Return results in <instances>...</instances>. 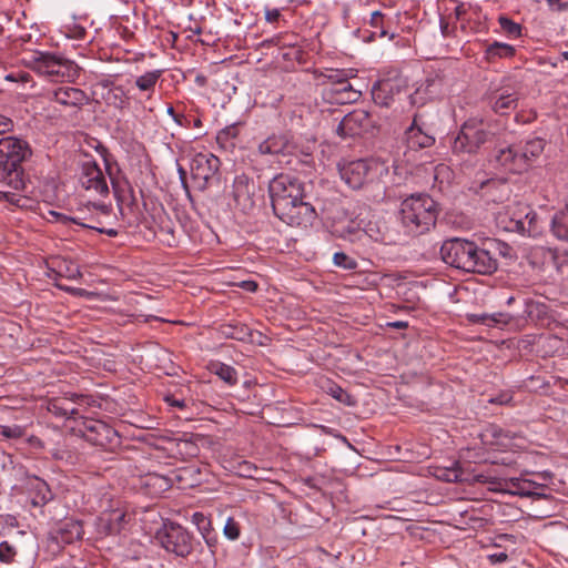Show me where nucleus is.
Returning <instances> with one entry per match:
<instances>
[{
  "instance_id": "4468645a",
  "label": "nucleus",
  "mask_w": 568,
  "mask_h": 568,
  "mask_svg": "<svg viewBox=\"0 0 568 568\" xmlns=\"http://www.w3.org/2000/svg\"><path fill=\"white\" fill-rule=\"evenodd\" d=\"M341 179L353 190L363 189L369 179L372 165L367 160H343L337 164Z\"/></svg>"
},
{
  "instance_id": "0eeeda50",
  "label": "nucleus",
  "mask_w": 568,
  "mask_h": 568,
  "mask_svg": "<svg viewBox=\"0 0 568 568\" xmlns=\"http://www.w3.org/2000/svg\"><path fill=\"white\" fill-rule=\"evenodd\" d=\"M489 132L481 122L468 120L460 126L452 142V152L457 156L476 154L489 138Z\"/></svg>"
},
{
  "instance_id": "9b49d317",
  "label": "nucleus",
  "mask_w": 568,
  "mask_h": 568,
  "mask_svg": "<svg viewBox=\"0 0 568 568\" xmlns=\"http://www.w3.org/2000/svg\"><path fill=\"white\" fill-rule=\"evenodd\" d=\"M221 161L213 153L200 152L194 155L191 162V178L195 187L200 191L206 190L212 181L217 180Z\"/></svg>"
},
{
  "instance_id": "39448f33",
  "label": "nucleus",
  "mask_w": 568,
  "mask_h": 568,
  "mask_svg": "<svg viewBox=\"0 0 568 568\" xmlns=\"http://www.w3.org/2000/svg\"><path fill=\"white\" fill-rule=\"evenodd\" d=\"M22 62L30 70L51 80L73 78L78 74V65L60 54L34 50L26 52Z\"/></svg>"
},
{
  "instance_id": "4be33fe9",
  "label": "nucleus",
  "mask_w": 568,
  "mask_h": 568,
  "mask_svg": "<svg viewBox=\"0 0 568 568\" xmlns=\"http://www.w3.org/2000/svg\"><path fill=\"white\" fill-rule=\"evenodd\" d=\"M399 91V84L390 79H381L372 88V99L376 105L388 108Z\"/></svg>"
},
{
  "instance_id": "aec40b11",
  "label": "nucleus",
  "mask_w": 568,
  "mask_h": 568,
  "mask_svg": "<svg viewBox=\"0 0 568 568\" xmlns=\"http://www.w3.org/2000/svg\"><path fill=\"white\" fill-rule=\"evenodd\" d=\"M106 170L111 180V185L113 189L114 196L120 206L121 214L124 215V211L129 210V212H133L134 209L138 207L136 199L133 194V190L130 187L129 183L124 181L123 183L115 179L110 170V166L106 164Z\"/></svg>"
},
{
  "instance_id": "f3484780",
  "label": "nucleus",
  "mask_w": 568,
  "mask_h": 568,
  "mask_svg": "<svg viewBox=\"0 0 568 568\" xmlns=\"http://www.w3.org/2000/svg\"><path fill=\"white\" fill-rule=\"evenodd\" d=\"M126 523V511L121 508L104 510L94 523L95 534L99 538L118 535Z\"/></svg>"
},
{
  "instance_id": "f257e3e1",
  "label": "nucleus",
  "mask_w": 568,
  "mask_h": 568,
  "mask_svg": "<svg viewBox=\"0 0 568 568\" xmlns=\"http://www.w3.org/2000/svg\"><path fill=\"white\" fill-rule=\"evenodd\" d=\"M268 195L276 217L290 226L308 227L317 219L315 207L305 201L304 183L296 176L280 173L268 182Z\"/></svg>"
},
{
  "instance_id": "0e129e2a",
  "label": "nucleus",
  "mask_w": 568,
  "mask_h": 568,
  "mask_svg": "<svg viewBox=\"0 0 568 568\" xmlns=\"http://www.w3.org/2000/svg\"><path fill=\"white\" fill-rule=\"evenodd\" d=\"M487 558L490 561V564L496 565V564L505 562L508 559V555L506 551H499V552L489 554L487 556Z\"/></svg>"
},
{
  "instance_id": "423d86ee",
  "label": "nucleus",
  "mask_w": 568,
  "mask_h": 568,
  "mask_svg": "<svg viewBox=\"0 0 568 568\" xmlns=\"http://www.w3.org/2000/svg\"><path fill=\"white\" fill-rule=\"evenodd\" d=\"M83 523L77 519H67L50 529L43 540L44 551L52 557L60 555L65 546L83 538Z\"/></svg>"
},
{
  "instance_id": "4c0bfd02",
  "label": "nucleus",
  "mask_w": 568,
  "mask_h": 568,
  "mask_svg": "<svg viewBox=\"0 0 568 568\" xmlns=\"http://www.w3.org/2000/svg\"><path fill=\"white\" fill-rule=\"evenodd\" d=\"M515 53L516 50L513 45L496 41L487 47L485 58L488 62H495L496 59L513 58Z\"/></svg>"
},
{
  "instance_id": "e2e57ef3",
  "label": "nucleus",
  "mask_w": 568,
  "mask_h": 568,
  "mask_svg": "<svg viewBox=\"0 0 568 568\" xmlns=\"http://www.w3.org/2000/svg\"><path fill=\"white\" fill-rule=\"evenodd\" d=\"M375 192L372 197H367L373 203H379L385 199V190L382 187V185L376 184L372 187Z\"/></svg>"
},
{
  "instance_id": "bf43d9fd",
  "label": "nucleus",
  "mask_w": 568,
  "mask_h": 568,
  "mask_svg": "<svg viewBox=\"0 0 568 568\" xmlns=\"http://www.w3.org/2000/svg\"><path fill=\"white\" fill-rule=\"evenodd\" d=\"M511 399H513V396L510 393L503 392V393L498 394L497 396L489 398L488 403L497 404V405H507L511 402Z\"/></svg>"
},
{
  "instance_id": "49530a36",
  "label": "nucleus",
  "mask_w": 568,
  "mask_h": 568,
  "mask_svg": "<svg viewBox=\"0 0 568 568\" xmlns=\"http://www.w3.org/2000/svg\"><path fill=\"white\" fill-rule=\"evenodd\" d=\"M240 130L236 124H231L220 130L216 134V142L221 148L226 149L232 140L237 138Z\"/></svg>"
},
{
  "instance_id": "cd10ccee",
  "label": "nucleus",
  "mask_w": 568,
  "mask_h": 568,
  "mask_svg": "<svg viewBox=\"0 0 568 568\" xmlns=\"http://www.w3.org/2000/svg\"><path fill=\"white\" fill-rule=\"evenodd\" d=\"M510 487L514 489V493L519 496H527L534 498H545L546 494L544 493L546 487L544 485L536 484L535 481L521 478H511L509 480Z\"/></svg>"
},
{
  "instance_id": "c03bdc74",
  "label": "nucleus",
  "mask_w": 568,
  "mask_h": 568,
  "mask_svg": "<svg viewBox=\"0 0 568 568\" xmlns=\"http://www.w3.org/2000/svg\"><path fill=\"white\" fill-rule=\"evenodd\" d=\"M160 240L169 247H175L179 244V239L175 234V227L172 222H162L160 225Z\"/></svg>"
},
{
  "instance_id": "6e6552de",
  "label": "nucleus",
  "mask_w": 568,
  "mask_h": 568,
  "mask_svg": "<svg viewBox=\"0 0 568 568\" xmlns=\"http://www.w3.org/2000/svg\"><path fill=\"white\" fill-rule=\"evenodd\" d=\"M88 213L80 211L77 214V220L73 224L80 225L84 229L94 230L101 234H106L110 237H115L119 231L113 227L115 224V216L112 209L105 204L89 203L87 205Z\"/></svg>"
},
{
  "instance_id": "c9c22d12",
  "label": "nucleus",
  "mask_w": 568,
  "mask_h": 568,
  "mask_svg": "<svg viewBox=\"0 0 568 568\" xmlns=\"http://www.w3.org/2000/svg\"><path fill=\"white\" fill-rule=\"evenodd\" d=\"M527 209L528 205L518 204L517 207L513 211L511 216L509 217L508 224L506 225V230L525 235L528 220Z\"/></svg>"
},
{
  "instance_id": "774afa93",
  "label": "nucleus",
  "mask_w": 568,
  "mask_h": 568,
  "mask_svg": "<svg viewBox=\"0 0 568 568\" xmlns=\"http://www.w3.org/2000/svg\"><path fill=\"white\" fill-rule=\"evenodd\" d=\"M239 287L247 291V292H256L257 288H258V284L253 281V280H246V281H242L240 283L236 284Z\"/></svg>"
},
{
  "instance_id": "72a5a7b5",
  "label": "nucleus",
  "mask_w": 568,
  "mask_h": 568,
  "mask_svg": "<svg viewBox=\"0 0 568 568\" xmlns=\"http://www.w3.org/2000/svg\"><path fill=\"white\" fill-rule=\"evenodd\" d=\"M202 440L200 435L184 436L176 440V452L182 456L183 459L197 457L200 454V447L197 442Z\"/></svg>"
},
{
  "instance_id": "b1692460",
  "label": "nucleus",
  "mask_w": 568,
  "mask_h": 568,
  "mask_svg": "<svg viewBox=\"0 0 568 568\" xmlns=\"http://www.w3.org/2000/svg\"><path fill=\"white\" fill-rule=\"evenodd\" d=\"M162 74L163 70L161 69L146 71L143 74L135 78L134 88L138 89L141 97H144L146 100H151L155 93V88Z\"/></svg>"
},
{
  "instance_id": "ddd939ff",
  "label": "nucleus",
  "mask_w": 568,
  "mask_h": 568,
  "mask_svg": "<svg viewBox=\"0 0 568 568\" xmlns=\"http://www.w3.org/2000/svg\"><path fill=\"white\" fill-rule=\"evenodd\" d=\"M375 128L373 115L363 109H355L347 113L337 126V134L342 138L359 136Z\"/></svg>"
},
{
  "instance_id": "f03ea898",
  "label": "nucleus",
  "mask_w": 568,
  "mask_h": 568,
  "mask_svg": "<svg viewBox=\"0 0 568 568\" xmlns=\"http://www.w3.org/2000/svg\"><path fill=\"white\" fill-rule=\"evenodd\" d=\"M32 150L29 143L8 133L0 135V184L9 190H0V201L22 207L28 201L17 192L26 186L22 163L30 159Z\"/></svg>"
},
{
  "instance_id": "864d4df0",
  "label": "nucleus",
  "mask_w": 568,
  "mask_h": 568,
  "mask_svg": "<svg viewBox=\"0 0 568 568\" xmlns=\"http://www.w3.org/2000/svg\"><path fill=\"white\" fill-rule=\"evenodd\" d=\"M434 84V80H426V87L423 88L420 85L415 90L414 93L409 95V101L412 105L422 106L426 103V99L423 97V94L428 92L429 87Z\"/></svg>"
},
{
  "instance_id": "a19ab883",
  "label": "nucleus",
  "mask_w": 568,
  "mask_h": 568,
  "mask_svg": "<svg viewBox=\"0 0 568 568\" xmlns=\"http://www.w3.org/2000/svg\"><path fill=\"white\" fill-rule=\"evenodd\" d=\"M211 369L229 386L237 384V372L233 366L216 362L211 364Z\"/></svg>"
},
{
  "instance_id": "393cba45",
  "label": "nucleus",
  "mask_w": 568,
  "mask_h": 568,
  "mask_svg": "<svg viewBox=\"0 0 568 568\" xmlns=\"http://www.w3.org/2000/svg\"><path fill=\"white\" fill-rule=\"evenodd\" d=\"M47 409L58 418L70 419L79 415L75 403L68 397H54L48 400Z\"/></svg>"
},
{
  "instance_id": "69168bd1",
  "label": "nucleus",
  "mask_w": 568,
  "mask_h": 568,
  "mask_svg": "<svg viewBox=\"0 0 568 568\" xmlns=\"http://www.w3.org/2000/svg\"><path fill=\"white\" fill-rule=\"evenodd\" d=\"M488 317H489V314H487V313H483V314H469V315H468V320H469L471 323H475V324H483V325H486V326H488Z\"/></svg>"
},
{
  "instance_id": "dca6fc26",
  "label": "nucleus",
  "mask_w": 568,
  "mask_h": 568,
  "mask_svg": "<svg viewBox=\"0 0 568 568\" xmlns=\"http://www.w3.org/2000/svg\"><path fill=\"white\" fill-rule=\"evenodd\" d=\"M232 194L235 206L243 213H248L255 207L256 185L246 174L235 176Z\"/></svg>"
},
{
  "instance_id": "e433bc0d",
  "label": "nucleus",
  "mask_w": 568,
  "mask_h": 568,
  "mask_svg": "<svg viewBox=\"0 0 568 568\" xmlns=\"http://www.w3.org/2000/svg\"><path fill=\"white\" fill-rule=\"evenodd\" d=\"M132 99L134 95H131L130 91H125L122 85L112 87L108 93L109 103L119 110L129 109Z\"/></svg>"
},
{
  "instance_id": "6e6d98bb",
  "label": "nucleus",
  "mask_w": 568,
  "mask_h": 568,
  "mask_svg": "<svg viewBox=\"0 0 568 568\" xmlns=\"http://www.w3.org/2000/svg\"><path fill=\"white\" fill-rule=\"evenodd\" d=\"M385 16L381 11H374L371 16L369 24L372 28L379 30V36L384 37L386 31L383 28Z\"/></svg>"
},
{
  "instance_id": "6ab92c4d",
  "label": "nucleus",
  "mask_w": 568,
  "mask_h": 568,
  "mask_svg": "<svg viewBox=\"0 0 568 568\" xmlns=\"http://www.w3.org/2000/svg\"><path fill=\"white\" fill-rule=\"evenodd\" d=\"M321 98L325 103L344 105L356 102L361 98V92L348 81L339 85H324L321 89Z\"/></svg>"
},
{
  "instance_id": "4d7b16f0",
  "label": "nucleus",
  "mask_w": 568,
  "mask_h": 568,
  "mask_svg": "<svg viewBox=\"0 0 568 568\" xmlns=\"http://www.w3.org/2000/svg\"><path fill=\"white\" fill-rule=\"evenodd\" d=\"M281 20L285 21L282 17L281 10L276 8H265V21L268 23H278Z\"/></svg>"
},
{
  "instance_id": "680f3d73",
  "label": "nucleus",
  "mask_w": 568,
  "mask_h": 568,
  "mask_svg": "<svg viewBox=\"0 0 568 568\" xmlns=\"http://www.w3.org/2000/svg\"><path fill=\"white\" fill-rule=\"evenodd\" d=\"M68 36L73 39L82 40L87 36V30L82 26L74 24L69 29Z\"/></svg>"
},
{
  "instance_id": "7c9ffc66",
  "label": "nucleus",
  "mask_w": 568,
  "mask_h": 568,
  "mask_svg": "<svg viewBox=\"0 0 568 568\" xmlns=\"http://www.w3.org/2000/svg\"><path fill=\"white\" fill-rule=\"evenodd\" d=\"M291 149V142L285 134H273L265 139L263 142L258 145V151L261 154H281L285 152H290Z\"/></svg>"
},
{
  "instance_id": "c85d7f7f",
  "label": "nucleus",
  "mask_w": 568,
  "mask_h": 568,
  "mask_svg": "<svg viewBox=\"0 0 568 568\" xmlns=\"http://www.w3.org/2000/svg\"><path fill=\"white\" fill-rule=\"evenodd\" d=\"M192 523L196 526L197 530L202 535L205 544L214 552V548L217 546L219 539L213 534V527L211 519L201 511H196L192 515Z\"/></svg>"
},
{
  "instance_id": "5fc2aeb1",
  "label": "nucleus",
  "mask_w": 568,
  "mask_h": 568,
  "mask_svg": "<svg viewBox=\"0 0 568 568\" xmlns=\"http://www.w3.org/2000/svg\"><path fill=\"white\" fill-rule=\"evenodd\" d=\"M514 316L508 313H494L489 314L488 317V327H496L499 325H507L513 321Z\"/></svg>"
},
{
  "instance_id": "13d9d810",
  "label": "nucleus",
  "mask_w": 568,
  "mask_h": 568,
  "mask_svg": "<svg viewBox=\"0 0 568 568\" xmlns=\"http://www.w3.org/2000/svg\"><path fill=\"white\" fill-rule=\"evenodd\" d=\"M6 79L8 81H12V82H22V83H27L31 80V75L30 73L28 72H24V71H18V72H11L9 73Z\"/></svg>"
},
{
  "instance_id": "338daca9",
  "label": "nucleus",
  "mask_w": 568,
  "mask_h": 568,
  "mask_svg": "<svg viewBox=\"0 0 568 568\" xmlns=\"http://www.w3.org/2000/svg\"><path fill=\"white\" fill-rule=\"evenodd\" d=\"M303 57V51L300 48L293 45L288 52L283 53L284 59H294L301 61Z\"/></svg>"
},
{
  "instance_id": "2eb2a0df",
  "label": "nucleus",
  "mask_w": 568,
  "mask_h": 568,
  "mask_svg": "<svg viewBox=\"0 0 568 568\" xmlns=\"http://www.w3.org/2000/svg\"><path fill=\"white\" fill-rule=\"evenodd\" d=\"M405 142L412 150L427 149L435 144L436 139L432 130L423 121L419 113H415L410 125L405 130Z\"/></svg>"
},
{
  "instance_id": "de8ad7c7",
  "label": "nucleus",
  "mask_w": 568,
  "mask_h": 568,
  "mask_svg": "<svg viewBox=\"0 0 568 568\" xmlns=\"http://www.w3.org/2000/svg\"><path fill=\"white\" fill-rule=\"evenodd\" d=\"M18 556V548L14 544L8 540L0 541V562L10 565L16 562Z\"/></svg>"
},
{
  "instance_id": "052dcab7",
  "label": "nucleus",
  "mask_w": 568,
  "mask_h": 568,
  "mask_svg": "<svg viewBox=\"0 0 568 568\" xmlns=\"http://www.w3.org/2000/svg\"><path fill=\"white\" fill-rule=\"evenodd\" d=\"M13 128H14V123H13L12 119L0 114V135H2V133L12 132Z\"/></svg>"
},
{
  "instance_id": "2f4dec72",
  "label": "nucleus",
  "mask_w": 568,
  "mask_h": 568,
  "mask_svg": "<svg viewBox=\"0 0 568 568\" xmlns=\"http://www.w3.org/2000/svg\"><path fill=\"white\" fill-rule=\"evenodd\" d=\"M518 149H520V155L523 160H525V168L528 170L530 164L538 159L546 146V141L542 138H534L527 140L525 144H517Z\"/></svg>"
},
{
  "instance_id": "f8f14e48",
  "label": "nucleus",
  "mask_w": 568,
  "mask_h": 568,
  "mask_svg": "<svg viewBox=\"0 0 568 568\" xmlns=\"http://www.w3.org/2000/svg\"><path fill=\"white\" fill-rule=\"evenodd\" d=\"M78 181L81 187L91 195L104 196L109 194L106 179L98 163L92 159L81 163Z\"/></svg>"
},
{
  "instance_id": "37998d69",
  "label": "nucleus",
  "mask_w": 568,
  "mask_h": 568,
  "mask_svg": "<svg viewBox=\"0 0 568 568\" xmlns=\"http://www.w3.org/2000/svg\"><path fill=\"white\" fill-rule=\"evenodd\" d=\"M527 225H526V234L531 237H536L540 235L544 231V221L539 217V215L528 205L527 209Z\"/></svg>"
},
{
  "instance_id": "473e14b6",
  "label": "nucleus",
  "mask_w": 568,
  "mask_h": 568,
  "mask_svg": "<svg viewBox=\"0 0 568 568\" xmlns=\"http://www.w3.org/2000/svg\"><path fill=\"white\" fill-rule=\"evenodd\" d=\"M436 478L447 483L468 481L459 462H454L450 467H438L435 471Z\"/></svg>"
},
{
  "instance_id": "1a4fd4ad",
  "label": "nucleus",
  "mask_w": 568,
  "mask_h": 568,
  "mask_svg": "<svg viewBox=\"0 0 568 568\" xmlns=\"http://www.w3.org/2000/svg\"><path fill=\"white\" fill-rule=\"evenodd\" d=\"M78 429L87 442L103 449L112 450L121 444L119 433L103 420L83 418Z\"/></svg>"
},
{
  "instance_id": "9d476101",
  "label": "nucleus",
  "mask_w": 568,
  "mask_h": 568,
  "mask_svg": "<svg viewBox=\"0 0 568 568\" xmlns=\"http://www.w3.org/2000/svg\"><path fill=\"white\" fill-rule=\"evenodd\" d=\"M156 538L166 551L176 556L186 557L193 550L192 535L176 523L164 524Z\"/></svg>"
},
{
  "instance_id": "f704fd0d",
  "label": "nucleus",
  "mask_w": 568,
  "mask_h": 568,
  "mask_svg": "<svg viewBox=\"0 0 568 568\" xmlns=\"http://www.w3.org/2000/svg\"><path fill=\"white\" fill-rule=\"evenodd\" d=\"M52 498L53 495L51 493L49 485L44 480L36 477V481L32 486L31 491V505L33 507H43Z\"/></svg>"
},
{
  "instance_id": "5701e85b",
  "label": "nucleus",
  "mask_w": 568,
  "mask_h": 568,
  "mask_svg": "<svg viewBox=\"0 0 568 568\" xmlns=\"http://www.w3.org/2000/svg\"><path fill=\"white\" fill-rule=\"evenodd\" d=\"M519 94L516 91L498 90L489 99L491 110L499 115H508L518 106Z\"/></svg>"
},
{
  "instance_id": "412c9836",
  "label": "nucleus",
  "mask_w": 568,
  "mask_h": 568,
  "mask_svg": "<svg viewBox=\"0 0 568 568\" xmlns=\"http://www.w3.org/2000/svg\"><path fill=\"white\" fill-rule=\"evenodd\" d=\"M495 160L508 172L521 173L526 171L525 160H523L520 149H518L517 144L500 149L495 155Z\"/></svg>"
},
{
  "instance_id": "09e8293b",
  "label": "nucleus",
  "mask_w": 568,
  "mask_h": 568,
  "mask_svg": "<svg viewBox=\"0 0 568 568\" xmlns=\"http://www.w3.org/2000/svg\"><path fill=\"white\" fill-rule=\"evenodd\" d=\"M498 23L501 30L510 37L518 38L521 36V26L508 17L500 16Z\"/></svg>"
},
{
  "instance_id": "a18cd8bd",
  "label": "nucleus",
  "mask_w": 568,
  "mask_h": 568,
  "mask_svg": "<svg viewBox=\"0 0 568 568\" xmlns=\"http://www.w3.org/2000/svg\"><path fill=\"white\" fill-rule=\"evenodd\" d=\"M166 112L169 115L172 116L174 122L176 124H179L180 126H184V128H190L191 125H193L194 128L202 126V121L200 118L191 119V116H189V115H185L183 113H178V112H175V109L172 105H169V108L166 109Z\"/></svg>"
},
{
  "instance_id": "bb28decb",
  "label": "nucleus",
  "mask_w": 568,
  "mask_h": 568,
  "mask_svg": "<svg viewBox=\"0 0 568 568\" xmlns=\"http://www.w3.org/2000/svg\"><path fill=\"white\" fill-rule=\"evenodd\" d=\"M339 236L349 242L362 241L365 236H369L375 242H381L384 244H392L393 240L389 239L386 234L374 235L369 233V231H363V229L356 226L354 222H349L341 232Z\"/></svg>"
},
{
  "instance_id": "8fccbe9b",
  "label": "nucleus",
  "mask_w": 568,
  "mask_h": 568,
  "mask_svg": "<svg viewBox=\"0 0 568 568\" xmlns=\"http://www.w3.org/2000/svg\"><path fill=\"white\" fill-rule=\"evenodd\" d=\"M333 263L335 266L346 271L356 270L358 266L357 261L344 252H336L333 256Z\"/></svg>"
},
{
  "instance_id": "a211bd4d",
  "label": "nucleus",
  "mask_w": 568,
  "mask_h": 568,
  "mask_svg": "<svg viewBox=\"0 0 568 568\" xmlns=\"http://www.w3.org/2000/svg\"><path fill=\"white\" fill-rule=\"evenodd\" d=\"M47 98L64 108L81 109L89 103V97L83 90L69 85H60L48 90Z\"/></svg>"
},
{
  "instance_id": "79ce46f5",
  "label": "nucleus",
  "mask_w": 568,
  "mask_h": 568,
  "mask_svg": "<svg viewBox=\"0 0 568 568\" xmlns=\"http://www.w3.org/2000/svg\"><path fill=\"white\" fill-rule=\"evenodd\" d=\"M323 388L326 390L328 395H331L333 398H335L336 400L344 405L353 406L356 403V400L351 394H348L344 388H342L338 384L334 383L333 381L327 379L326 386H323Z\"/></svg>"
},
{
  "instance_id": "c756f323",
  "label": "nucleus",
  "mask_w": 568,
  "mask_h": 568,
  "mask_svg": "<svg viewBox=\"0 0 568 568\" xmlns=\"http://www.w3.org/2000/svg\"><path fill=\"white\" fill-rule=\"evenodd\" d=\"M219 333L225 338L240 342L250 341L252 337V329L246 324L237 321L221 324L219 327Z\"/></svg>"
},
{
  "instance_id": "a878e982",
  "label": "nucleus",
  "mask_w": 568,
  "mask_h": 568,
  "mask_svg": "<svg viewBox=\"0 0 568 568\" xmlns=\"http://www.w3.org/2000/svg\"><path fill=\"white\" fill-rule=\"evenodd\" d=\"M315 78L320 81L318 85H339L348 82L354 77L353 69H328L325 72L315 71Z\"/></svg>"
},
{
  "instance_id": "603ef678",
  "label": "nucleus",
  "mask_w": 568,
  "mask_h": 568,
  "mask_svg": "<svg viewBox=\"0 0 568 568\" xmlns=\"http://www.w3.org/2000/svg\"><path fill=\"white\" fill-rule=\"evenodd\" d=\"M223 534L230 540L239 539L241 535V526L239 521L233 517H229L224 525Z\"/></svg>"
},
{
  "instance_id": "3c124183",
  "label": "nucleus",
  "mask_w": 568,
  "mask_h": 568,
  "mask_svg": "<svg viewBox=\"0 0 568 568\" xmlns=\"http://www.w3.org/2000/svg\"><path fill=\"white\" fill-rule=\"evenodd\" d=\"M0 435L8 439H19L26 435V428L19 425H0Z\"/></svg>"
},
{
  "instance_id": "7ed1b4c3",
  "label": "nucleus",
  "mask_w": 568,
  "mask_h": 568,
  "mask_svg": "<svg viewBox=\"0 0 568 568\" xmlns=\"http://www.w3.org/2000/svg\"><path fill=\"white\" fill-rule=\"evenodd\" d=\"M440 257L452 267L483 275H490L498 267L497 260L489 251L479 247L473 241L459 237L444 241Z\"/></svg>"
},
{
  "instance_id": "58836bf2",
  "label": "nucleus",
  "mask_w": 568,
  "mask_h": 568,
  "mask_svg": "<svg viewBox=\"0 0 568 568\" xmlns=\"http://www.w3.org/2000/svg\"><path fill=\"white\" fill-rule=\"evenodd\" d=\"M144 486L151 495H160L171 487V480L158 474H148L144 479Z\"/></svg>"
},
{
  "instance_id": "ea45409f",
  "label": "nucleus",
  "mask_w": 568,
  "mask_h": 568,
  "mask_svg": "<svg viewBox=\"0 0 568 568\" xmlns=\"http://www.w3.org/2000/svg\"><path fill=\"white\" fill-rule=\"evenodd\" d=\"M551 231L556 237L568 242V211L562 210L554 215Z\"/></svg>"
},
{
  "instance_id": "20e7f679",
  "label": "nucleus",
  "mask_w": 568,
  "mask_h": 568,
  "mask_svg": "<svg viewBox=\"0 0 568 568\" xmlns=\"http://www.w3.org/2000/svg\"><path fill=\"white\" fill-rule=\"evenodd\" d=\"M438 214L439 205L429 194L416 193L402 201L398 220L406 234L420 236L435 227Z\"/></svg>"
}]
</instances>
